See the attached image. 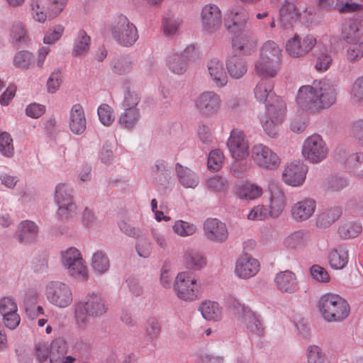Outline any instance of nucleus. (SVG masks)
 Instances as JSON below:
<instances>
[{
  "label": "nucleus",
  "mask_w": 363,
  "mask_h": 363,
  "mask_svg": "<svg viewBox=\"0 0 363 363\" xmlns=\"http://www.w3.org/2000/svg\"><path fill=\"white\" fill-rule=\"evenodd\" d=\"M228 304L235 310L239 320L252 333L261 335L263 333L262 325L255 313L239 301L230 298Z\"/></svg>",
  "instance_id": "f8f14e48"
},
{
  "label": "nucleus",
  "mask_w": 363,
  "mask_h": 363,
  "mask_svg": "<svg viewBox=\"0 0 363 363\" xmlns=\"http://www.w3.org/2000/svg\"><path fill=\"white\" fill-rule=\"evenodd\" d=\"M55 199L58 206L57 214L62 219L74 215L76 206L72 203L70 190L66 184H59L56 186Z\"/></svg>",
  "instance_id": "a211bd4d"
},
{
  "label": "nucleus",
  "mask_w": 363,
  "mask_h": 363,
  "mask_svg": "<svg viewBox=\"0 0 363 363\" xmlns=\"http://www.w3.org/2000/svg\"><path fill=\"white\" fill-rule=\"evenodd\" d=\"M199 310L206 320L219 321L222 318V309L216 302L204 301L200 304Z\"/></svg>",
  "instance_id": "4c0bfd02"
},
{
  "label": "nucleus",
  "mask_w": 363,
  "mask_h": 363,
  "mask_svg": "<svg viewBox=\"0 0 363 363\" xmlns=\"http://www.w3.org/2000/svg\"><path fill=\"white\" fill-rule=\"evenodd\" d=\"M203 234L210 242L222 243L228 238L225 223L217 218H208L203 223Z\"/></svg>",
  "instance_id": "aec40b11"
},
{
  "label": "nucleus",
  "mask_w": 363,
  "mask_h": 363,
  "mask_svg": "<svg viewBox=\"0 0 363 363\" xmlns=\"http://www.w3.org/2000/svg\"><path fill=\"white\" fill-rule=\"evenodd\" d=\"M38 233V228L34 222L24 220L18 227L17 237L20 242L28 244L35 241Z\"/></svg>",
  "instance_id": "e433bc0d"
},
{
  "label": "nucleus",
  "mask_w": 363,
  "mask_h": 363,
  "mask_svg": "<svg viewBox=\"0 0 363 363\" xmlns=\"http://www.w3.org/2000/svg\"><path fill=\"white\" fill-rule=\"evenodd\" d=\"M250 19L249 12L243 6H235L230 9L228 12V18L225 23L227 30L235 32V28L244 27Z\"/></svg>",
  "instance_id": "a878e982"
},
{
  "label": "nucleus",
  "mask_w": 363,
  "mask_h": 363,
  "mask_svg": "<svg viewBox=\"0 0 363 363\" xmlns=\"http://www.w3.org/2000/svg\"><path fill=\"white\" fill-rule=\"evenodd\" d=\"M341 214V208H332L318 216L317 219V225L320 228H325L337 220L340 217Z\"/></svg>",
  "instance_id": "c03bdc74"
},
{
  "label": "nucleus",
  "mask_w": 363,
  "mask_h": 363,
  "mask_svg": "<svg viewBox=\"0 0 363 363\" xmlns=\"http://www.w3.org/2000/svg\"><path fill=\"white\" fill-rule=\"evenodd\" d=\"M308 167L300 160L289 164L283 172L284 182L292 186H298L303 184L306 179Z\"/></svg>",
  "instance_id": "4be33fe9"
},
{
  "label": "nucleus",
  "mask_w": 363,
  "mask_h": 363,
  "mask_svg": "<svg viewBox=\"0 0 363 363\" xmlns=\"http://www.w3.org/2000/svg\"><path fill=\"white\" fill-rule=\"evenodd\" d=\"M65 31V27L62 24H55L46 31L43 38L45 44H53L59 40Z\"/></svg>",
  "instance_id": "680f3d73"
},
{
  "label": "nucleus",
  "mask_w": 363,
  "mask_h": 363,
  "mask_svg": "<svg viewBox=\"0 0 363 363\" xmlns=\"http://www.w3.org/2000/svg\"><path fill=\"white\" fill-rule=\"evenodd\" d=\"M125 111L119 117L120 125L125 128H133L139 120V112L137 108H124Z\"/></svg>",
  "instance_id": "de8ad7c7"
},
{
  "label": "nucleus",
  "mask_w": 363,
  "mask_h": 363,
  "mask_svg": "<svg viewBox=\"0 0 363 363\" xmlns=\"http://www.w3.org/2000/svg\"><path fill=\"white\" fill-rule=\"evenodd\" d=\"M206 186L211 191H223L228 188V183L224 177L216 175L207 179Z\"/></svg>",
  "instance_id": "0e129e2a"
},
{
  "label": "nucleus",
  "mask_w": 363,
  "mask_h": 363,
  "mask_svg": "<svg viewBox=\"0 0 363 363\" xmlns=\"http://www.w3.org/2000/svg\"><path fill=\"white\" fill-rule=\"evenodd\" d=\"M91 266L94 271L103 274L109 268V259L103 251L99 250L92 256Z\"/></svg>",
  "instance_id": "3c124183"
},
{
  "label": "nucleus",
  "mask_w": 363,
  "mask_h": 363,
  "mask_svg": "<svg viewBox=\"0 0 363 363\" xmlns=\"http://www.w3.org/2000/svg\"><path fill=\"white\" fill-rule=\"evenodd\" d=\"M222 104L220 96L213 91H206L195 99L196 109L202 115L211 116L216 114Z\"/></svg>",
  "instance_id": "dca6fc26"
},
{
  "label": "nucleus",
  "mask_w": 363,
  "mask_h": 363,
  "mask_svg": "<svg viewBox=\"0 0 363 363\" xmlns=\"http://www.w3.org/2000/svg\"><path fill=\"white\" fill-rule=\"evenodd\" d=\"M328 147L325 141L319 134L307 137L302 145V157L312 164H318L328 156Z\"/></svg>",
  "instance_id": "0eeeda50"
},
{
  "label": "nucleus",
  "mask_w": 363,
  "mask_h": 363,
  "mask_svg": "<svg viewBox=\"0 0 363 363\" xmlns=\"http://www.w3.org/2000/svg\"><path fill=\"white\" fill-rule=\"evenodd\" d=\"M208 70L211 79L218 87H223L228 83L227 74L221 61L212 59L208 62Z\"/></svg>",
  "instance_id": "473e14b6"
},
{
  "label": "nucleus",
  "mask_w": 363,
  "mask_h": 363,
  "mask_svg": "<svg viewBox=\"0 0 363 363\" xmlns=\"http://www.w3.org/2000/svg\"><path fill=\"white\" fill-rule=\"evenodd\" d=\"M0 152L7 157H11L14 154L13 139L7 132L0 133Z\"/></svg>",
  "instance_id": "13d9d810"
},
{
  "label": "nucleus",
  "mask_w": 363,
  "mask_h": 363,
  "mask_svg": "<svg viewBox=\"0 0 363 363\" xmlns=\"http://www.w3.org/2000/svg\"><path fill=\"white\" fill-rule=\"evenodd\" d=\"M307 363H328L323 350L317 345H310L306 350Z\"/></svg>",
  "instance_id": "603ef678"
},
{
  "label": "nucleus",
  "mask_w": 363,
  "mask_h": 363,
  "mask_svg": "<svg viewBox=\"0 0 363 363\" xmlns=\"http://www.w3.org/2000/svg\"><path fill=\"white\" fill-rule=\"evenodd\" d=\"M281 60V50L273 40H267L259 51V58L255 64L256 74L264 78H273L277 74Z\"/></svg>",
  "instance_id": "7ed1b4c3"
},
{
  "label": "nucleus",
  "mask_w": 363,
  "mask_h": 363,
  "mask_svg": "<svg viewBox=\"0 0 363 363\" xmlns=\"http://www.w3.org/2000/svg\"><path fill=\"white\" fill-rule=\"evenodd\" d=\"M0 314L4 325L9 329H15L21 322L17 303L11 296H4L0 299Z\"/></svg>",
  "instance_id": "6ab92c4d"
},
{
  "label": "nucleus",
  "mask_w": 363,
  "mask_h": 363,
  "mask_svg": "<svg viewBox=\"0 0 363 363\" xmlns=\"http://www.w3.org/2000/svg\"><path fill=\"white\" fill-rule=\"evenodd\" d=\"M13 63L16 68L27 70L33 65V54L27 50L18 51L13 57Z\"/></svg>",
  "instance_id": "a18cd8bd"
},
{
  "label": "nucleus",
  "mask_w": 363,
  "mask_h": 363,
  "mask_svg": "<svg viewBox=\"0 0 363 363\" xmlns=\"http://www.w3.org/2000/svg\"><path fill=\"white\" fill-rule=\"evenodd\" d=\"M320 313L329 323H338L345 320L350 315V307L347 301L338 294H323L318 302Z\"/></svg>",
  "instance_id": "20e7f679"
},
{
  "label": "nucleus",
  "mask_w": 363,
  "mask_h": 363,
  "mask_svg": "<svg viewBox=\"0 0 363 363\" xmlns=\"http://www.w3.org/2000/svg\"><path fill=\"white\" fill-rule=\"evenodd\" d=\"M112 35L115 40L124 47H130L138 39L135 26L126 16H119L112 28Z\"/></svg>",
  "instance_id": "9d476101"
},
{
  "label": "nucleus",
  "mask_w": 363,
  "mask_h": 363,
  "mask_svg": "<svg viewBox=\"0 0 363 363\" xmlns=\"http://www.w3.org/2000/svg\"><path fill=\"white\" fill-rule=\"evenodd\" d=\"M350 96L357 104H363V75L357 77L352 84Z\"/></svg>",
  "instance_id": "e2e57ef3"
},
{
  "label": "nucleus",
  "mask_w": 363,
  "mask_h": 363,
  "mask_svg": "<svg viewBox=\"0 0 363 363\" xmlns=\"http://www.w3.org/2000/svg\"><path fill=\"white\" fill-rule=\"evenodd\" d=\"M45 294L48 302L57 308H67L73 301L70 286L62 281H50L45 286Z\"/></svg>",
  "instance_id": "1a4fd4ad"
},
{
  "label": "nucleus",
  "mask_w": 363,
  "mask_h": 363,
  "mask_svg": "<svg viewBox=\"0 0 363 363\" xmlns=\"http://www.w3.org/2000/svg\"><path fill=\"white\" fill-rule=\"evenodd\" d=\"M316 43V38L311 34H295L286 42L285 50L291 57H301L311 51Z\"/></svg>",
  "instance_id": "4468645a"
},
{
  "label": "nucleus",
  "mask_w": 363,
  "mask_h": 363,
  "mask_svg": "<svg viewBox=\"0 0 363 363\" xmlns=\"http://www.w3.org/2000/svg\"><path fill=\"white\" fill-rule=\"evenodd\" d=\"M99 121L105 126L111 125L114 120V111L113 109L108 104H101L97 109Z\"/></svg>",
  "instance_id": "bf43d9fd"
},
{
  "label": "nucleus",
  "mask_w": 363,
  "mask_h": 363,
  "mask_svg": "<svg viewBox=\"0 0 363 363\" xmlns=\"http://www.w3.org/2000/svg\"><path fill=\"white\" fill-rule=\"evenodd\" d=\"M346 59L350 63L359 61L363 57V41L347 43Z\"/></svg>",
  "instance_id": "09e8293b"
},
{
  "label": "nucleus",
  "mask_w": 363,
  "mask_h": 363,
  "mask_svg": "<svg viewBox=\"0 0 363 363\" xmlns=\"http://www.w3.org/2000/svg\"><path fill=\"white\" fill-rule=\"evenodd\" d=\"M69 129L75 135L82 134L86 127V120L82 106L79 104H74L70 110Z\"/></svg>",
  "instance_id": "c85d7f7f"
},
{
  "label": "nucleus",
  "mask_w": 363,
  "mask_h": 363,
  "mask_svg": "<svg viewBox=\"0 0 363 363\" xmlns=\"http://www.w3.org/2000/svg\"><path fill=\"white\" fill-rule=\"evenodd\" d=\"M176 172L180 184L185 188L194 189L198 185L199 177L190 169L177 164Z\"/></svg>",
  "instance_id": "58836bf2"
},
{
  "label": "nucleus",
  "mask_w": 363,
  "mask_h": 363,
  "mask_svg": "<svg viewBox=\"0 0 363 363\" xmlns=\"http://www.w3.org/2000/svg\"><path fill=\"white\" fill-rule=\"evenodd\" d=\"M144 330L145 338L148 341H156L162 332L160 321L155 317L149 318L145 322Z\"/></svg>",
  "instance_id": "79ce46f5"
},
{
  "label": "nucleus",
  "mask_w": 363,
  "mask_h": 363,
  "mask_svg": "<svg viewBox=\"0 0 363 363\" xmlns=\"http://www.w3.org/2000/svg\"><path fill=\"white\" fill-rule=\"evenodd\" d=\"M311 240L310 232L304 229H299L286 236L283 240V245L289 250H301L307 247Z\"/></svg>",
  "instance_id": "bb28decb"
},
{
  "label": "nucleus",
  "mask_w": 363,
  "mask_h": 363,
  "mask_svg": "<svg viewBox=\"0 0 363 363\" xmlns=\"http://www.w3.org/2000/svg\"><path fill=\"white\" fill-rule=\"evenodd\" d=\"M270 217L267 208L263 205H257L252 208L247 218L251 220H262Z\"/></svg>",
  "instance_id": "774afa93"
},
{
  "label": "nucleus",
  "mask_w": 363,
  "mask_h": 363,
  "mask_svg": "<svg viewBox=\"0 0 363 363\" xmlns=\"http://www.w3.org/2000/svg\"><path fill=\"white\" fill-rule=\"evenodd\" d=\"M259 270L258 260L247 255L239 257L236 262L235 272L242 279H249L255 276Z\"/></svg>",
  "instance_id": "393cba45"
},
{
  "label": "nucleus",
  "mask_w": 363,
  "mask_h": 363,
  "mask_svg": "<svg viewBox=\"0 0 363 363\" xmlns=\"http://www.w3.org/2000/svg\"><path fill=\"white\" fill-rule=\"evenodd\" d=\"M330 267L336 270L344 269L349 262V252L344 246L331 248L327 256Z\"/></svg>",
  "instance_id": "2f4dec72"
},
{
  "label": "nucleus",
  "mask_w": 363,
  "mask_h": 363,
  "mask_svg": "<svg viewBox=\"0 0 363 363\" xmlns=\"http://www.w3.org/2000/svg\"><path fill=\"white\" fill-rule=\"evenodd\" d=\"M200 21L201 30L204 33H215L222 26L221 10L216 4H207L201 10Z\"/></svg>",
  "instance_id": "ddd939ff"
},
{
  "label": "nucleus",
  "mask_w": 363,
  "mask_h": 363,
  "mask_svg": "<svg viewBox=\"0 0 363 363\" xmlns=\"http://www.w3.org/2000/svg\"><path fill=\"white\" fill-rule=\"evenodd\" d=\"M237 196L240 199L255 200L263 194L262 188L253 183H245L237 190Z\"/></svg>",
  "instance_id": "ea45409f"
},
{
  "label": "nucleus",
  "mask_w": 363,
  "mask_h": 363,
  "mask_svg": "<svg viewBox=\"0 0 363 363\" xmlns=\"http://www.w3.org/2000/svg\"><path fill=\"white\" fill-rule=\"evenodd\" d=\"M172 228L174 232L180 237L191 236L197 230L194 224L182 220L175 221Z\"/></svg>",
  "instance_id": "5fc2aeb1"
},
{
  "label": "nucleus",
  "mask_w": 363,
  "mask_h": 363,
  "mask_svg": "<svg viewBox=\"0 0 363 363\" xmlns=\"http://www.w3.org/2000/svg\"><path fill=\"white\" fill-rule=\"evenodd\" d=\"M255 97L259 102H267L266 111L259 116L264 133L270 138H277L279 128L286 118V106L284 100L274 94L273 85L264 79L254 89Z\"/></svg>",
  "instance_id": "f257e3e1"
},
{
  "label": "nucleus",
  "mask_w": 363,
  "mask_h": 363,
  "mask_svg": "<svg viewBox=\"0 0 363 363\" xmlns=\"http://www.w3.org/2000/svg\"><path fill=\"white\" fill-rule=\"evenodd\" d=\"M67 0H32L30 14L40 23L57 17L65 9Z\"/></svg>",
  "instance_id": "39448f33"
},
{
  "label": "nucleus",
  "mask_w": 363,
  "mask_h": 363,
  "mask_svg": "<svg viewBox=\"0 0 363 363\" xmlns=\"http://www.w3.org/2000/svg\"><path fill=\"white\" fill-rule=\"evenodd\" d=\"M274 283L277 288L282 293L293 294L298 290L296 276L289 270L277 274Z\"/></svg>",
  "instance_id": "cd10ccee"
},
{
  "label": "nucleus",
  "mask_w": 363,
  "mask_h": 363,
  "mask_svg": "<svg viewBox=\"0 0 363 363\" xmlns=\"http://www.w3.org/2000/svg\"><path fill=\"white\" fill-rule=\"evenodd\" d=\"M83 303L85 304L90 317L101 316L108 309L105 300L99 294H93L89 296L85 301H83Z\"/></svg>",
  "instance_id": "c9c22d12"
},
{
  "label": "nucleus",
  "mask_w": 363,
  "mask_h": 363,
  "mask_svg": "<svg viewBox=\"0 0 363 363\" xmlns=\"http://www.w3.org/2000/svg\"><path fill=\"white\" fill-rule=\"evenodd\" d=\"M362 26L360 22L354 19H350L342 27L341 35L347 43L359 41L363 35Z\"/></svg>",
  "instance_id": "f704fd0d"
},
{
  "label": "nucleus",
  "mask_w": 363,
  "mask_h": 363,
  "mask_svg": "<svg viewBox=\"0 0 363 363\" xmlns=\"http://www.w3.org/2000/svg\"><path fill=\"white\" fill-rule=\"evenodd\" d=\"M318 4L322 8H335L340 13H354L363 10V5L352 0H319Z\"/></svg>",
  "instance_id": "c756f323"
},
{
  "label": "nucleus",
  "mask_w": 363,
  "mask_h": 363,
  "mask_svg": "<svg viewBox=\"0 0 363 363\" xmlns=\"http://www.w3.org/2000/svg\"><path fill=\"white\" fill-rule=\"evenodd\" d=\"M269 202L267 210L270 217H279L286 206V197L284 191L276 184L271 183L268 187Z\"/></svg>",
  "instance_id": "412c9836"
},
{
  "label": "nucleus",
  "mask_w": 363,
  "mask_h": 363,
  "mask_svg": "<svg viewBox=\"0 0 363 363\" xmlns=\"http://www.w3.org/2000/svg\"><path fill=\"white\" fill-rule=\"evenodd\" d=\"M224 162L223 153L218 149L210 152L208 158V167L212 172H217L221 169Z\"/></svg>",
  "instance_id": "052dcab7"
},
{
  "label": "nucleus",
  "mask_w": 363,
  "mask_h": 363,
  "mask_svg": "<svg viewBox=\"0 0 363 363\" xmlns=\"http://www.w3.org/2000/svg\"><path fill=\"white\" fill-rule=\"evenodd\" d=\"M51 343L44 340H39L35 343L33 355L38 363H45L50 357Z\"/></svg>",
  "instance_id": "49530a36"
},
{
  "label": "nucleus",
  "mask_w": 363,
  "mask_h": 363,
  "mask_svg": "<svg viewBox=\"0 0 363 363\" xmlns=\"http://www.w3.org/2000/svg\"><path fill=\"white\" fill-rule=\"evenodd\" d=\"M332 62L333 57L330 53L328 50H325L320 52L318 55L315 69L319 72H325L330 67Z\"/></svg>",
  "instance_id": "69168bd1"
},
{
  "label": "nucleus",
  "mask_w": 363,
  "mask_h": 363,
  "mask_svg": "<svg viewBox=\"0 0 363 363\" xmlns=\"http://www.w3.org/2000/svg\"><path fill=\"white\" fill-rule=\"evenodd\" d=\"M184 264L190 269L199 270L206 265V258L200 252L188 251L184 256Z\"/></svg>",
  "instance_id": "a19ab883"
},
{
  "label": "nucleus",
  "mask_w": 363,
  "mask_h": 363,
  "mask_svg": "<svg viewBox=\"0 0 363 363\" xmlns=\"http://www.w3.org/2000/svg\"><path fill=\"white\" fill-rule=\"evenodd\" d=\"M50 352L62 358L67 357L68 345L62 338H56L51 342Z\"/></svg>",
  "instance_id": "338daca9"
},
{
  "label": "nucleus",
  "mask_w": 363,
  "mask_h": 363,
  "mask_svg": "<svg viewBox=\"0 0 363 363\" xmlns=\"http://www.w3.org/2000/svg\"><path fill=\"white\" fill-rule=\"evenodd\" d=\"M233 33L232 48L234 52L245 55H250L255 51L257 40L252 30L246 28H240Z\"/></svg>",
  "instance_id": "2eb2a0df"
},
{
  "label": "nucleus",
  "mask_w": 363,
  "mask_h": 363,
  "mask_svg": "<svg viewBox=\"0 0 363 363\" xmlns=\"http://www.w3.org/2000/svg\"><path fill=\"white\" fill-rule=\"evenodd\" d=\"M251 158L256 166L264 170L277 169L281 163L278 155L269 147L262 143L252 146Z\"/></svg>",
  "instance_id": "9b49d317"
},
{
  "label": "nucleus",
  "mask_w": 363,
  "mask_h": 363,
  "mask_svg": "<svg viewBox=\"0 0 363 363\" xmlns=\"http://www.w3.org/2000/svg\"><path fill=\"white\" fill-rule=\"evenodd\" d=\"M336 100V89L325 80L314 81L311 85L301 86L298 90L296 102L306 111H315L330 106Z\"/></svg>",
  "instance_id": "f03ea898"
},
{
  "label": "nucleus",
  "mask_w": 363,
  "mask_h": 363,
  "mask_svg": "<svg viewBox=\"0 0 363 363\" xmlns=\"http://www.w3.org/2000/svg\"><path fill=\"white\" fill-rule=\"evenodd\" d=\"M133 68V61L128 57L114 59L111 63L112 71L118 74L129 73Z\"/></svg>",
  "instance_id": "864d4df0"
},
{
  "label": "nucleus",
  "mask_w": 363,
  "mask_h": 363,
  "mask_svg": "<svg viewBox=\"0 0 363 363\" xmlns=\"http://www.w3.org/2000/svg\"><path fill=\"white\" fill-rule=\"evenodd\" d=\"M175 291L177 296L184 301H194L201 296V283L189 271L178 273L175 280Z\"/></svg>",
  "instance_id": "423d86ee"
},
{
  "label": "nucleus",
  "mask_w": 363,
  "mask_h": 363,
  "mask_svg": "<svg viewBox=\"0 0 363 363\" xmlns=\"http://www.w3.org/2000/svg\"><path fill=\"white\" fill-rule=\"evenodd\" d=\"M228 146L233 157L236 160H242L249 155V143L241 130H232Z\"/></svg>",
  "instance_id": "5701e85b"
},
{
  "label": "nucleus",
  "mask_w": 363,
  "mask_h": 363,
  "mask_svg": "<svg viewBox=\"0 0 363 363\" xmlns=\"http://www.w3.org/2000/svg\"><path fill=\"white\" fill-rule=\"evenodd\" d=\"M343 155L345 159L341 162L345 169L354 176L363 178V153L348 154L344 152Z\"/></svg>",
  "instance_id": "72a5a7b5"
},
{
  "label": "nucleus",
  "mask_w": 363,
  "mask_h": 363,
  "mask_svg": "<svg viewBox=\"0 0 363 363\" xmlns=\"http://www.w3.org/2000/svg\"><path fill=\"white\" fill-rule=\"evenodd\" d=\"M316 202L311 198H305L294 203L290 208L291 218L298 223L308 220L315 211Z\"/></svg>",
  "instance_id": "b1692460"
},
{
  "label": "nucleus",
  "mask_w": 363,
  "mask_h": 363,
  "mask_svg": "<svg viewBox=\"0 0 363 363\" xmlns=\"http://www.w3.org/2000/svg\"><path fill=\"white\" fill-rule=\"evenodd\" d=\"M61 260L70 276L83 281L88 279L87 267L77 248L72 247L62 252Z\"/></svg>",
  "instance_id": "6e6552de"
},
{
  "label": "nucleus",
  "mask_w": 363,
  "mask_h": 363,
  "mask_svg": "<svg viewBox=\"0 0 363 363\" xmlns=\"http://www.w3.org/2000/svg\"><path fill=\"white\" fill-rule=\"evenodd\" d=\"M90 38L84 30H79L74 40L73 54L79 56L86 52L89 48Z\"/></svg>",
  "instance_id": "8fccbe9b"
},
{
  "label": "nucleus",
  "mask_w": 363,
  "mask_h": 363,
  "mask_svg": "<svg viewBox=\"0 0 363 363\" xmlns=\"http://www.w3.org/2000/svg\"><path fill=\"white\" fill-rule=\"evenodd\" d=\"M182 24V20L174 16L163 19L162 28L164 33L168 36H173L178 32L179 28Z\"/></svg>",
  "instance_id": "4d7b16f0"
},
{
  "label": "nucleus",
  "mask_w": 363,
  "mask_h": 363,
  "mask_svg": "<svg viewBox=\"0 0 363 363\" xmlns=\"http://www.w3.org/2000/svg\"><path fill=\"white\" fill-rule=\"evenodd\" d=\"M167 66L174 74H182L186 69V60L182 54L174 53L168 57Z\"/></svg>",
  "instance_id": "37998d69"
},
{
  "label": "nucleus",
  "mask_w": 363,
  "mask_h": 363,
  "mask_svg": "<svg viewBox=\"0 0 363 363\" xmlns=\"http://www.w3.org/2000/svg\"><path fill=\"white\" fill-rule=\"evenodd\" d=\"M225 65L230 76L234 79L242 78L247 71V62L240 55L230 54L228 55Z\"/></svg>",
  "instance_id": "7c9ffc66"
},
{
  "label": "nucleus",
  "mask_w": 363,
  "mask_h": 363,
  "mask_svg": "<svg viewBox=\"0 0 363 363\" xmlns=\"http://www.w3.org/2000/svg\"><path fill=\"white\" fill-rule=\"evenodd\" d=\"M301 15V9L297 0H284L280 6L278 21L283 30L292 28Z\"/></svg>",
  "instance_id": "f3484780"
},
{
  "label": "nucleus",
  "mask_w": 363,
  "mask_h": 363,
  "mask_svg": "<svg viewBox=\"0 0 363 363\" xmlns=\"http://www.w3.org/2000/svg\"><path fill=\"white\" fill-rule=\"evenodd\" d=\"M89 313L83 301H79L74 306V320L79 328H84L89 321Z\"/></svg>",
  "instance_id": "6e6d98bb"
}]
</instances>
